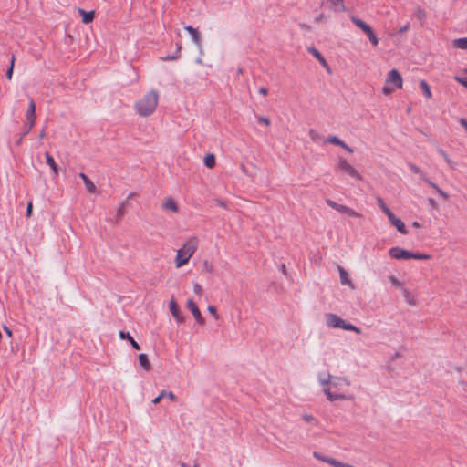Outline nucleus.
I'll return each mask as SVG.
<instances>
[{
  "label": "nucleus",
  "instance_id": "1",
  "mask_svg": "<svg viewBox=\"0 0 467 467\" xmlns=\"http://www.w3.org/2000/svg\"><path fill=\"white\" fill-rule=\"evenodd\" d=\"M318 380L323 391L330 401L350 400L353 395L350 392V381L344 377L320 374Z\"/></svg>",
  "mask_w": 467,
  "mask_h": 467
},
{
  "label": "nucleus",
  "instance_id": "2",
  "mask_svg": "<svg viewBox=\"0 0 467 467\" xmlns=\"http://www.w3.org/2000/svg\"><path fill=\"white\" fill-rule=\"evenodd\" d=\"M159 92L157 90H150L143 97L138 99L134 104L136 113L143 118L152 115L159 104Z\"/></svg>",
  "mask_w": 467,
  "mask_h": 467
},
{
  "label": "nucleus",
  "instance_id": "3",
  "mask_svg": "<svg viewBox=\"0 0 467 467\" xmlns=\"http://www.w3.org/2000/svg\"><path fill=\"white\" fill-rule=\"evenodd\" d=\"M199 245V240L197 237H190L183 245L177 251L174 264L176 268H181L187 265L192 256L196 252Z\"/></svg>",
  "mask_w": 467,
  "mask_h": 467
},
{
  "label": "nucleus",
  "instance_id": "4",
  "mask_svg": "<svg viewBox=\"0 0 467 467\" xmlns=\"http://www.w3.org/2000/svg\"><path fill=\"white\" fill-rule=\"evenodd\" d=\"M326 325L330 328H342L348 331H353L357 334H360L361 330L359 327L347 323L343 318L333 313H327L325 316Z\"/></svg>",
  "mask_w": 467,
  "mask_h": 467
},
{
  "label": "nucleus",
  "instance_id": "5",
  "mask_svg": "<svg viewBox=\"0 0 467 467\" xmlns=\"http://www.w3.org/2000/svg\"><path fill=\"white\" fill-rule=\"evenodd\" d=\"M403 80L397 69H391L386 76L385 85L382 92L385 95H390L396 89L402 88Z\"/></svg>",
  "mask_w": 467,
  "mask_h": 467
},
{
  "label": "nucleus",
  "instance_id": "6",
  "mask_svg": "<svg viewBox=\"0 0 467 467\" xmlns=\"http://www.w3.org/2000/svg\"><path fill=\"white\" fill-rule=\"evenodd\" d=\"M389 255L397 260H409V259H416V260H429L431 258L430 254H416L410 251L405 250L403 248L395 246L391 247L389 250Z\"/></svg>",
  "mask_w": 467,
  "mask_h": 467
},
{
  "label": "nucleus",
  "instance_id": "7",
  "mask_svg": "<svg viewBox=\"0 0 467 467\" xmlns=\"http://www.w3.org/2000/svg\"><path fill=\"white\" fill-rule=\"evenodd\" d=\"M335 171L341 172L343 174L348 175L351 179L355 181H363V177L360 172L351 164L347 159L343 157H338L337 159V164L335 167Z\"/></svg>",
  "mask_w": 467,
  "mask_h": 467
},
{
  "label": "nucleus",
  "instance_id": "8",
  "mask_svg": "<svg viewBox=\"0 0 467 467\" xmlns=\"http://www.w3.org/2000/svg\"><path fill=\"white\" fill-rule=\"evenodd\" d=\"M326 203L331 207L332 209L337 211L338 213H343V214H346L349 217H355V218H361L362 217V214L356 212L355 210L346 206V205H343V204H339L330 199H327L326 200Z\"/></svg>",
  "mask_w": 467,
  "mask_h": 467
},
{
  "label": "nucleus",
  "instance_id": "9",
  "mask_svg": "<svg viewBox=\"0 0 467 467\" xmlns=\"http://www.w3.org/2000/svg\"><path fill=\"white\" fill-rule=\"evenodd\" d=\"M187 307L191 311V313L192 314V316L195 318L196 322L198 324H200V325H204L205 320H204L203 317L202 316V313H201L199 307L193 302L192 299H188L187 300Z\"/></svg>",
  "mask_w": 467,
  "mask_h": 467
},
{
  "label": "nucleus",
  "instance_id": "10",
  "mask_svg": "<svg viewBox=\"0 0 467 467\" xmlns=\"http://www.w3.org/2000/svg\"><path fill=\"white\" fill-rule=\"evenodd\" d=\"M36 119V103L33 99H30L26 113V121L27 122V124H29V129H33V127L35 126Z\"/></svg>",
  "mask_w": 467,
  "mask_h": 467
},
{
  "label": "nucleus",
  "instance_id": "11",
  "mask_svg": "<svg viewBox=\"0 0 467 467\" xmlns=\"http://www.w3.org/2000/svg\"><path fill=\"white\" fill-rule=\"evenodd\" d=\"M169 308L172 317L176 319L177 322L182 323L184 321V316L174 299L170 301Z\"/></svg>",
  "mask_w": 467,
  "mask_h": 467
},
{
  "label": "nucleus",
  "instance_id": "12",
  "mask_svg": "<svg viewBox=\"0 0 467 467\" xmlns=\"http://www.w3.org/2000/svg\"><path fill=\"white\" fill-rule=\"evenodd\" d=\"M184 29L188 32L190 35L192 42L199 47H202V37L201 34L198 31V29L192 27V26H187L184 27Z\"/></svg>",
  "mask_w": 467,
  "mask_h": 467
},
{
  "label": "nucleus",
  "instance_id": "13",
  "mask_svg": "<svg viewBox=\"0 0 467 467\" xmlns=\"http://www.w3.org/2000/svg\"><path fill=\"white\" fill-rule=\"evenodd\" d=\"M326 142L327 143H330V144H334V145H337V146L343 148L348 153H353L354 152L352 148H350L346 142H344L342 140H340L337 136H330V137L327 138Z\"/></svg>",
  "mask_w": 467,
  "mask_h": 467
},
{
  "label": "nucleus",
  "instance_id": "14",
  "mask_svg": "<svg viewBox=\"0 0 467 467\" xmlns=\"http://www.w3.org/2000/svg\"><path fill=\"white\" fill-rule=\"evenodd\" d=\"M162 209L167 212H171L173 213H178L179 207L177 202L174 201L171 197H167L163 203H162Z\"/></svg>",
  "mask_w": 467,
  "mask_h": 467
},
{
  "label": "nucleus",
  "instance_id": "15",
  "mask_svg": "<svg viewBox=\"0 0 467 467\" xmlns=\"http://www.w3.org/2000/svg\"><path fill=\"white\" fill-rule=\"evenodd\" d=\"M78 176L82 179L87 192H88L89 193H94L97 188L93 182L85 173L81 172Z\"/></svg>",
  "mask_w": 467,
  "mask_h": 467
},
{
  "label": "nucleus",
  "instance_id": "16",
  "mask_svg": "<svg viewBox=\"0 0 467 467\" xmlns=\"http://www.w3.org/2000/svg\"><path fill=\"white\" fill-rule=\"evenodd\" d=\"M335 12H345L347 10L344 0H327Z\"/></svg>",
  "mask_w": 467,
  "mask_h": 467
},
{
  "label": "nucleus",
  "instance_id": "17",
  "mask_svg": "<svg viewBox=\"0 0 467 467\" xmlns=\"http://www.w3.org/2000/svg\"><path fill=\"white\" fill-rule=\"evenodd\" d=\"M78 13L81 15L82 22L84 24H89L90 22L93 21V19L95 17V12L94 11L87 12V11L81 9V8H78Z\"/></svg>",
  "mask_w": 467,
  "mask_h": 467
},
{
  "label": "nucleus",
  "instance_id": "18",
  "mask_svg": "<svg viewBox=\"0 0 467 467\" xmlns=\"http://www.w3.org/2000/svg\"><path fill=\"white\" fill-rule=\"evenodd\" d=\"M45 158H46L47 164L50 167L54 175H57V171H58V168H57V163L55 162L54 158L48 152L45 153Z\"/></svg>",
  "mask_w": 467,
  "mask_h": 467
},
{
  "label": "nucleus",
  "instance_id": "19",
  "mask_svg": "<svg viewBox=\"0 0 467 467\" xmlns=\"http://www.w3.org/2000/svg\"><path fill=\"white\" fill-rule=\"evenodd\" d=\"M119 337L121 339H127L128 342H130L131 344V346L133 347L134 349L139 350L140 348V345L134 340V338L129 333H125L124 331H120L119 332Z\"/></svg>",
  "mask_w": 467,
  "mask_h": 467
},
{
  "label": "nucleus",
  "instance_id": "20",
  "mask_svg": "<svg viewBox=\"0 0 467 467\" xmlns=\"http://www.w3.org/2000/svg\"><path fill=\"white\" fill-rule=\"evenodd\" d=\"M139 363L146 371L150 370L151 366L146 354L139 355Z\"/></svg>",
  "mask_w": 467,
  "mask_h": 467
},
{
  "label": "nucleus",
  "instance_id": "21",
  "mask_svg": "<svg viewBox=\"0 0 467 467\" xmlns=\"http://www.w3.org/2000/svg\"><path fill=\"white\" fill-rule=\"evenodd\" d=\"M351 21L358 27L360 28L365 34L367 31H369L370 26L367 25L364 21H362L359 18L352 17Z\"/></svg>",
  "mask_w": 467,
  "mask_h": 467
},
{
  "label": "nucleus",
  "instance_id": "22",
  "mask_svg": "<svg viewBox=\"0 0 467 467\" xmlns=\"http://www.w3.org/2000/svg\"><path fill=\"white\" fill-rule=\"evenodd\" d=\"M203 162L207 168L213 169L216 163L214 154H213V153L206 154L204 157Z\"/></svg>",
  "mask_w": 467,
  "mask_h": 467
},
{
  "label": "nucleus",
  "instance_id": "23",
  "mask_svg": "<svg viewBox=\"0 0 467 467\" xmlns=\"http://www.w3.org/2000/svg\"><path fill=\"white\" fill-rule=\"evenodd\" d=\"M423 181L428 183L431 187H432L443 199H448V194L441 190L435 183L431 182L427 177L423 176Z\"/></svg>",
  "mask_w": 467,
  "mask_h": 467
},
{
  "label": "nucleus",
  "instance_id": "24",
  "mask_svg": "<svg viewBox=\"0 0 467 467\" xmlns=\"http://www.w3.org/2000/svg\"><path fill=\"white\" fill-rule=\"evenodd\" d=\"M400 234H408V231H407V228L405 226V223L400 220V219H397L395 222H393V223H391Z\"/></svg>",
  "mask_w": 467,
  "mask_h": 467
},
{
  "label": "nucleus",
  "instance_id": "25",
  "mask_svg": "<svg viewBox=\"0 0 467 467\" xmlns=\"http://www.w3.org/2000/svg\"><path fill=\"white\" fill-rule=\"evenodd\" d=\"M420 86L423 91V95L425 96V98L428 99H431L432 94L428 83L425 80H421Z\"/></svg>",
  "mask_w": 467,
  "mask_h": 467
},
{
  "label": "nucleus",
  "instance_id": "26",
  "mask_svg": "<svg viewBox=\"0 0 467 467\" xmlns=\"http://www.w3.org/2000/svg\"><path fill=\"white\" fill-rule=\"evenodd\" d=\"M453 46L462 49H467V38H460L454 40Z\"/></svg>",
  "mask_w": 467,
  "mask_h": 467
},
{
  "label": "nucleus",
  "instance_id": "27",
  "mask_svg": "<svg viewBox=\"0 0 467 467\" xmlns=\"http://www.w3.org/2000/svg\"><path fill=\"white\" fill-rule=\"evenodd\" d=\"M314 457L319 461L328 463L329 465H331L330 462H338L337 460H335L333 458H327V457L322 456L321 454H319L317 452H314Z\"/></svg>",
  "mask_w": 467,
  "mask_h": 467
},
{
  "label": "nucleus",
  "instance_id": "28",
  "mask_svg": "<svg viewBox=\"0 0 467 467\" xmlns=\"http://www.w3.org/2000/svg\"><path fill=\"white\" fill-rule=\"evenodd\" d=\"M339 273H340L341 283L343 285L350 284V280L348 277V274H347V272L342 267H339Z\"/></svg>",
  "mask_w": 467,
  "mask_h": 467
},
{
  "label": "nucleus",
  "instance_id": "29",
  "mask_svg": "<svg viewBox=\"0 0 467 467\" xmlns=\"http://www.w3.org/2000/svg\"><path fill=\"white\" fill-rule=\"evenodd\" d=\"M366 35L368 36L369 41L374 45L376 46L378 44V37L377 36L375 35L374 31L372 30V28L370 27L369 28V31H367Z\"/></svg>",
  "mask_w": 467,
  "mask_h": 467
},
{
  "label": "nucleus",
  "instance_id": "30",
  "mask_svg": "<svg viewBox=\"0 0 467 467\" xmlns=\"http://www.w3.org/2000/svg\"><path fill=\"white\" fill-rule=\"evenodd\" d=\"M409 167L413 173L419 174L422 181H423V176L426 177V175L422 172V171L416 165L409 164Z\"/></svg>",
  "mask_w": 467,
  "mask_h": 467
},
{
  "label": "nucleus",
  "instance_id": "31",
  "mask_svg": "<svg viewBox=\"0 0 467 467\" xmlns=\"http://www.w3.org/2000/svg\"><path fill=\"white\" fill-rule=\"evenodd\" d=\"M389 281L391 283L392 285L396 286V287H401L402 286V283L394 275H389L388 277Z\"/></svg>",
  "mask_w": 467,
  "mask_h": 467
},
{
  "label": "nucleus",
  "instance_id": "32",
  "mask_svg": "<svg viewBox=\"0 0 467 467\" xmlns=\"http://www.w3.org/2000/svg\"><path fill=\"white\" fill-rule=\"evenodd\" d=\"M308 134L312 141L317 142L318 140L319 133L317 132V130L311 129L309 130Z\"/></svg>",
  "mask_w": 467,
  "mask_h": 467
},
{
  "label": "nucleus",
  "instance_id": "33",
  "mask_svg": "<svg viewBox=\"0 0 467 467\" xmlns=\"http://www.w3.org/2000/svg\"><path fill=\"white\" fill-rule=\"evenodd\" d=\"M377 203L379 207L385 213L387 210H389V207L385 204L383 199L381 197L377 198Z\"/></svg>",
  "mask_w": 467,
  "mask_h": 467
},
{
  "label": "nucleus",
  "instance_id": "34",
  "mask_svg": "<svg viewBox=\"0 0 467 467\" xmlns=\"http://www.w3.org/2000/svg\"><path fill=\"white\" fill-rule=\"evenodd\" d=\"M207 310L216 320L219 318V315L215 306L210 305L208 306Z\"/></svg>",
  "mask_w": 467,
  "mask_h": 467
},
{
  "label": "nucleus",
  "instance_id": "35",
  "mask_svg": "<svg viewBox=\"0 0 467 467\" xmlns=\"http://www.w3.org/2000/svg\"><path fill=\"white\" fill-rule=\"evenodd\" d=\"M193 292H194L197 296H201L202 295V292H203L202 286L200 284L195 283V284L193 285Z\"/></svg>",
  "mask_w": 467,
  "mask_h": 467
},
{
  "label": "nucleus",
  "instance_id": "36",
  "mask_svg": "<svg viewBox=\"0 0 467 467\" xmlns=\"http://www.w3.org/2000/svg\"><path fill=\"white\" fill-rule=\"evenodd\" d=\"M384 213L388 216V219L391 223H393V222H395L398 219L389 209L387 210Z\"/></svg>",
  "mask_w": 467,
  "mask_h": 467
},
{
  "label": "nucleus",
  "instance_id": "37",
  "mask_svg": "<svg viewBox=\"0 0 467 467\" xmlns=\"http://www.w3.org/2000/svg\"><path fill=\"white\" fill-rule=\"evenodd\" d=\"M439 153L443 157V159L445 160V161L451 167H453V163L451 162V161L449 159L448 155L441 150L440 149L439 150Z\"/></svg>",
  "mask_w": 467,
  "mask_h": 467
},
{
  "label": "nucleus",
  "instance_id": "38",
  "mask_svg": "<svg viewBox=\"0 0 467 467\" xmlns=\"http://www.w3.org/2000/svg\"><path fill=\"white\" fill-rule=\"evenodd\" d=\"M327 16L324 13L319 14L317 16L315 17L316 23H322L327 21Z\"/></svg>",
  "mask_w": 467,
  "mask_h": 467
},
{
  "label": "nucleus",
  "instance_id": "39",
  "mask_svg": "<svg viewBox=\"0 0 467 467\" xmlns=\"http://www.w3.org/2000/svg\"><path fill=\"white\" fill-rule=\"evenodd\" d=\"M258 119V122H259V123L264 124V125H265V126H269V125H270V123H271V122H270V119H269L268 118H266V117H263V116H261V117H258V119Z\"/></svg>",
  "mask_w": 467,
  "mask_h": 467
},
{
  "label": "nucleus",
  "instance_id": "40",
  "mask_svg": "<svg viewBox=\"0 0 467 467\" xmlns=\"http://www.w3.org/2000/svg\"><path fill=\"white\" fill-rule=\"evenodd\" d=\"M13 69H14V60H11L10 67H9L7 72H6V77H7L8 79L12 78Z\"/></svg>",
  "mask_w": 467,
  "mask_h": 467
},
{
  "label": "nucleus",
  "instance_id": "41",
  "mask_svg": "<svg viewBox=\"0 0 467 467\" xmlns=\"http://www.w3.org/2000/svg\"><path fill=\"white\" fill-rule=\"evenodd\" d=\"M32 213H33V203H32V202H29L27 203V207H26V217H30L32 215Z\"/></svg>",
  "mask_w": 467,
  "mask_h": 467
},
{
  "label": "nucleus",
  "instance_id": "42",
  "mask_svg": "<svg viewBox=\"0 0 467 467\" xmlns=\"http://www.w3.org/2000/svg\"><path fill=\"white\" fill-rule=\"evenodd\" d=\"M165 395H166V391H162V392H161L158 397H156V398L152 400L153 404H158V403H160L161 400L162 398H164V397H165Z\"/></svg>",
  "mask_w": 467,
  "mask_h": 467
},
{
  "label": "nucleus",
  "instance_id": "43",
  "mask_svg": "<svg viewBox=\"0 0 467 467\" xmlns=\"http://www.w3.org/2000/svg\"><path fill=\"white\" fill-rule=\"evenodd\" d=\"M320 63H321V65L323 66V67H325V68L327 69V71L329 74H331V73H332V71H331V69H330V67L328 66V64H327V60H320Z\"/></svg>",
  "mask_w": 467,
  "mask_h": 467
},
{
  "label": "nucleus",
  "instance_id": "44",
  "mask_svg": "<svg viewBox=\"0 0 467 467\" xmlns=\"http://www.w3.org/2000/svg\"><path fill=\"white\" fill-rule=\"evenodd\" d=\"M311 55H313L316 58H321L319 52L315 48H309Z\"/></svg>",
  "mask_w": 467,
  "mask_h": 467
},
{
  "label": "nucleus",
  "instance_id": "45",
  "mask_svg": "<svg viewBox=\"0 0 467 467\" xmlns=\"http://www.w3.org/2000/svg\"><path fill=\"white\" fill-rule=\"evenodd\" d=\"M455 79L464 87H467V78L456 77Z\"/></svg>",
  "mask_w": 467,
  "mask_h": 467
},
{
  "label": "nucleus",
  "instance_id": "46",
  "mask_svg": "<svg viewBox=\"0 0 467 467\" xmlns=\"http://www.w3.org/2000/svg\"><path fill=\"white\" fill-rule=\"evenodd\" d=\"M166 398H169L171 400H176V396L174 395L173 392L170 391V392H166V395H165Z\"/></svg>",
  "mask_w": 467,
  "mask_h": 467
},
{
  "label": "nucleus",
  "instance_id": "47",
  "mask_svg": "<svg viewBox=\"0 0 467 467\" xmlns=\"http://www.w3.org/2000/svg\"><path fill=\"white\" fill-rule=\"evenodd\" d=\"M216 203L217 205L223 207V208H227V203L225 201H223V200H217L216 201Z\"/></svg>",
  "mask_w": 467,
  "mask_h": 467
},
{
  "label": "nucleus",
  "instance_id": "48",
  "mask_svg": "<svg viewBox=\"0 0 467 467\" xmlns=\"http://www.w3.org/2000/svg\"><path fill=\"white\" fill-rule=\"evenodd\" d=\"M258 91L261 95H264V96H266L268 94V90L265 87H261Z\"/></svg>",
  "mask_w": 467,
  "mask_h": 467
},
{
  "label": "nucleus",
  "instance_id": "49",
  "mask_svg": "<svg viewBox=\"0 0 467 467\" xmlns=\"http://www.w3.org/2000/svg\"><path fill=\"white\" fill-rule=\"evenodd\" d=\"M24 129H25L24 135H26L27 133H29L32 130V129H29V124H27L26 121L24 125Z\"/></svg>",
  "mask_w": 467,
  "mask_h": 467
},
{
  "label": "nucleus",
  "instance_id": "50",
  "mask_svg": "<svg viewBox=\"0 0 467 467\" xmlns=\"http://www.w3.org/2000/svg\"><path fill=\"white\" fill-rule=\"evenodd\" d=\"M304 420L307 422H310L314 420V418L311 415H305Z\"/></svg>",
  "mask_w": 467,
  "mask_h": 467
},
{
  "label": "nucleus",
  "instance_id": "51",
  "mask_svg": "<svg viewBox=\"0 0 467 467\" xmlns=\"http://www.w3.org/2000/svg\"><path fill=\"white\" fill-rule=\"evenodd\" d=\"M4 330H5V332L6 333V335H7L9 337H12V331H11V329H9L8 327H4Z\"/></svg>",
  "mask_w": 467,
  "mask_h": 467
},
{
  "label": "nucleus",
  "instance_id": "52",
  "mask_svg": "<svg viewBox=\"0 0 467 467\" xmlns=\"http://www.w3.org/2000/svg\"><path fill=\"white\" fill-rule=\"evenodd\" d=\"M461 124L467 128V120L465 119H461Z\"/></svg>",
  "mask_w": 467,
  "mask_h": 467
},
{
  "label": "nucleus",
  "instance_id": "53",
  "mask_svg": "<svg viewBox=\"0 0 467 467\" xmlns=\"http://www.w3.org/2000/svg\"><path fill=\"white\" fill-rule=\"evenodd\" d=\"M412 226H413V227H416V228H420V224L418 222H413V223H412Z\"/></svg>",
  "mask_w": 467,
  "mask_h": 467
},
{
  "label": "nucleus",
  "instance_id": "54",
  "mask_svg": "<svg viewBox=\"0 0 467 467\" xmlns=\"http://www.w3.org/2000/svg\"><path fill=\"white\" fill-rule=\"evenodd\" d=\"M44 136H45V132L43 131V132L39 135V138H40V139H42V138H44Z\"/></svg>",
  "mask_w": 467,
  "mask_h": 467
},
{
  "label": "nucleus",
  "instance_id": "55",
  "mask_svg": "<svg viewBox=\"0 0 467 467\" xmlns=\"http://www.w3.org/2000/svg\"><path fill=\"white\" fill-rule=\"evenodd\" d=\"M181 466H182V467H188V466H187V464H186V463H184V462H182V463H181Z\"/></svg>",
  "mask_w": 467,
  "mask_h": 467
},
{
  "label": "nucleus",
  "instance_id": "56",
  "mask_svg": "<svg viewBox=\"0 0 467 467\" xmlns=\"http://www.w3.org/2000/svg\"><path fill=\"white\" fill-rule=\"evenodd\" d=\"M22 142V138L18 140L17 144H20Z\"/></svg>",
  "mask_w": 467,
  "mask_h": 467
},
{
  "label": "nucleus",
  "instance_id": "57",
  "mask_svg": "<svg viewBox=\"0 0 467 467\" xmlns=\"http://www.w3.org/2000/svg\"><path fill=\"white\" fill-rule=\"evenodd\" d=\"M193 467H199V465H198V464H194V466H193Z\"/></svg>",
  "mask_w": 467,
  "mask_h": 467
}]
</instances>
